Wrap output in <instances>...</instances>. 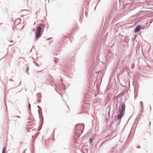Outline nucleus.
Returning a JSON list of instances; mask_svg holds the SVG:
<instances>
[{
	"instance_id": "423d86ee",
	"label": "nucleus",
	"mask_w": 153,
	"mask_h": 153,
	"mask_svg": "<svg viewBox=\"0 0 153 153\" xmlns=\"http://www.w3.org/2000/svg\"><path fill=\"white\" fill-rule=\"evenodd\" d=\"M117 146V144H116L115 147L113 148L111 151V153H116L117 150H115V149H116V148Z\"/></svg>"
},
{
	"instance_id": "6e6552de",
	"label": "nucleus",
	"mask_w": 153,
	"mask_h": 153,
	"mask_svg": "<svg viewBox=\"0 0 153 153\" xmlns=\"http://www.w3.org/2000/svg\"><path fill=\"white\" fill-rule=\"evenodd\" d=\"M29 70V67H27V70H26V72H27V74L29 75V72H28V71Z\"/></svg>"
},
{
	"instance_id": "f03ea898",
	"label": "nucleus",
	"mask_w": 153,
	"mask_h": 153,
	"mask_svg": "<svg viewBox=\"0 0 153 153\" xmlns=\"http://www.w3.org/2000/svg\"><path fill=\"white\" fill-rule=\"evenodd\" d=\"M42 30V27L40 25L38 26L36 29L35 32L36 34L35 37L36 39H38L40 38L42 35L41 32Z\"/></svg>"
},
{
	"instance_id": "6ab92c4d",
	"label": "nucleus",
	"mask_w": 153,
	"mask_h": 153,
	"mask_svg": "<svg viewBox=\"0 0 153 153\" xmlns=\"http://www.w3.org/2000/svg\"><path fill=\"white\" fill-rule=\"evenodd\" d=\"M120 63H121L120 62V61H119V62H118V65L119 64H120Z\"/></svg>"
},
{
	"instance_id": "f257e3e1",
	"label": "nucleus",
	"mask_w": 153,
	"mask_h": 153,
	"mask_svg": "<svg viewBox=\"0 0 153 153\" xmlns=\"http://www.w3.org/2000/svg\"><path fill=\"white\" fill-rule=\"evenodd\" d=\"M125 107L126 105L124 103H123L120 105L117 112L118 115L117 117V120L121 119L123 116L125 115Z\"/></svg>"
},
{
	"instance_id": "4be33fe9",
	"label": "nucleus",
	"mask_w": 153,
	"mask_h": 153,
	"mask_svg": "<svg viewBox=\"0 0 153 153\" xmlns=\"http://www.w3.org/2000/svg\"><path fill=\"white\" fill-rule=\"evenodd\" d=\"M17 117H18V118H20V117L19 116H18Z\"/></svg>"
},
{
	"instance_id": "c756f323",
	"label": "nucleus",
	"mask_w": 153,
	"mask_h": 153,
	"mask_svg": "<svg viewBox=\"0 0 153 153\" xmlns=\"http://www.w3.org/2000/svg\"><path fill=\"white\" fill-rule=\"evenodd\" d=\"M65 90H66V89H65Z\"/></svg>"
},
{
	"instance_id": "ddd939ff",
	"label": "nucleus",
	"mask_w": 153,
	"mask_h": 153,
	"mask_svg": "<svg viewBox=\"0 0 153 153\" xmlns=\"http://www.w3.org/2000/svg\"><path fill=\"white\" fill-rule=\"evenodd\" d=\"M53 40L51 41L49 43L51 44H52L53 43Z\"/></svg>"
},
{
	"instance_id": "cd10ccee",
	"label": "nucleus",
	"mask_w": 153,
	"mask_h": 153,
	"mask_svg": "<svg viewBox=\"0 0 153 153\" xmlns=\"http://www.w3.org/2000/svg\"><path fill=\"white\" fill-rule=\"evenodd\" d=\"M40 101H41V100H40L39 101V102H40Z\"/></svg>"
},
{
	"instance_id": "4468645a",
	"label": "nucleus",
	"mask_w": 153,
	"mask_h": 153,
	"mask_svg": "<svg viewBox=\"0 0 153 153\" xmlns=\"http://www.w3.org/2000/svg\"><path fill=\"white\" fill-rule=\"evenodd\" d=\"M52 39V38H50L48 39H47V40H51V39Z\"/></svg>"
},
{
	"instance_id": "bb28decb",
	"label": "nucleus",
	"mask_w": 153,
	"mask_h": 153,
	"mask_svg": "<svg viewBox=\"0 0 153 153\" xmlns=\"http://www.w3.org/2000/svg\"><path fill=\"white\" fill-rule=\"evenodd\" d=\"M21 82H20V84H21Z\"/></svg>"
},
{
	"instance_id": "aec40b11",
	"label": "nucleus",
	"mask_w": 153,
	"mask_h": 153,
	"mask_svg": "<svg viewBox=\"0 0 153 153\" xmlns=\"http://www.w3.org/2000/svg\"><path fill=\"white\" fill-rule=\"evenodd\" d=\"M149 106H150V111L151 110V106L150 105H149Z\"/></svg>"
},
{
	"instance_id": "c85d7f7f",
	"label": "nucleus",
	"mask_w": 153,
	"mask_h": 153,
	"mask_svg": "<svg viewBox=\"0 0 153 153\" xmlns=\"http://www.w3.org/2000/svg\"><path fill=\"white\" fill-rule=\"evenodd\" d=\"M102 145L100 147V148H101V147L102 146Z\"/></svg>"
},
{
	"instance_id": "9d476101",
	"label": "nucleus",
	"mask_w": 153,
	"mask_h": 153,
	"mask_svg": "<svg viewBox=\"0 0 153 153\" xmlns=\"http://www.w3.org/2000/svg\"><path fill=\"white\" fill-rule=\"evenodd\" d=\"M30 105H31L30 104V103H29L28 104V107H29V109L30 111L31 110Z\"/></svg>"
},
{
	"instance_id": "2eb2a0df",
	"label": "nucleus",
	"mask_w": 153,
	"mask_h": 153,
	"mask_svg": "<svg viewBox=\"0 0 153 153\" xmlns=\"http://www.w3.org/2000/svg\"><path fill=\"white\" fill-rule=\"evenodd\" d=\"M52 39V38H50L48 39H47V40H51V39Z\"/></svg>"
},
{
	"instance_id": "0eeeda50",
	"label": "nucleus",
	"mask_w": 153,
	"mask_h": 153,
	"mask_svg": "<svg viewBox=\"0 0 153 153\" xmlns=\"http://www.w3.org/2000/svg\"><path fill=\"white\" fill-rule=\"evenodd\" d=\"M6 149V147H4L2 149V153H5V151Z\"/></svg>"
},
{
	"instance_id": "dca6fc26",
	"label": "nucleus",
	"mask_w": 153,
	"mask_h": 153,
	"mask_svg": "<svg viewBox=\"0 0 153 153\" xmlns=\"http://www.w3.org/2000/svg\"><path fill=\"white\" fill-rule=\"evenodd\" d=\"M37 107H38V108H39L40 109H41V110H42V109L41 108H40V107H39V106H38H38H37Z\"/></svg>"
},
{
	"instance_id": "7ed1b4c3",
	"label": "nucleus",
	"mask_w": 153,
	"mask_h": 153,
	"mask_svg": "<svg viewBox=\"0 0 153 153\" xmlns=\"http://www.w3.org/2000/svg\"><path fill=\"white\" fill-rule=\"evenodd\" d=\"M141 26L140 25H137L134 28V31L135 33H137L139 31Z\"/></svg>"
},
{
	"instance_id": "412c9836",
	"label": "nucleus",
	"mask_w": 153,
	"mask_h": 153,
	"mask_svg": "<svg viewBox=\"0 0 153 153\" xmlns=\"http://www.w3.org/2000/svg\"><path fill=\"white\" fill-rule=\"evenodd\" d=\"M121 120V119H120V120H120L119 121V123H118V124H119V123L120 122V121H121V120Z\"/></svg>"
},
{
	"instance_id": "a211bd4d",
	"label": "nucleus",
	"mask_w": 153,
	"mask_h": 153,
	"mask_svg": "<svg viewBox=\"0 0 153 153\" xmlns=\"http://www.w3.org/2000/svg\"><path fill=\"white\" fill-rule=\"evenodd\" d=\"M10 81H11V82H14V80L13 79H11L10 80H9Z\"/></svg>"
},
{
	"instance_id": "39448f33",
	"label": "nucleus",
	"mask_w": 153,
	"mask_h": 153,
	"mask_svg": "<svg viewBox=\"0 0 153 153\" xmlns=\"http://www.w3.org/2000/svg\"><path fill=\"white\" fill-rule=\"evenodd\" d=\"M78 126L79 127H82V128L81 129V130H82V128L83 130L84 128V125L83 124H82L80 125L79 124H77L76 125V128H77L76 127H78Z\"/></svg>"
},
{
	"instance_id": "f8f14e48",
	"label": "nucleus",
	"mask_w": 153,
	"mask_h": 153,
	"mask_svg": "<svg viewBox=\"0 0 153 153\" xmlns=\"http://www.w3.org/2000/svg\"><path fill=\"white\" fill-rule=\"evenodd\" d=\"M140 104H141V105H143V102H142L141 101L140 102Z\"/></svg>"
},
{
	"instance_id": "393cba45",
	"label": "nucleus",
	"mask_w": 153,
	"mask_h": 153,
	"mask_svg": "<svg viewBox=\"0 0 153 153\" xmlns=\"http://www.w3.org/2000/svg\"><path fill=\"white\" fill-rule=\"evenodd\" d=\"M42 121H43V117L42 116Z\"/></svg>"
},
{
	"instance_id": "a878e982",
	"label": "nucleus",
	"mask_w": 153,
	"mask_h": 153,
	"mask_svg": "<svg viewBox=\"0 0 153 153\" xmlns=\"http://www.w3.org/2000/svg\"><path fill=\"white\" fill-rule=\"evenodd\" d=\"M142 115V114H141L140 115V117Z\"/></svg>"
},
{
	"instance_id": "1a4fd4ad",
	"label": "nucleus",
	"mask_w": 153,
	"mask_h": 153,
	"mask_svg": "<svg viewBox=\"0 0 153 153\" xmlns=\"http://www.w3.org/2000/svg\"><path fill=\"white\" fill-rule=\"evenodd\" d=\"M16 21H17V22L19 23H20L21 22V20L19 18H17L16 20Z\"/></svg>"
},
{
	"instance_id": "9b49d317",
	"label": "nucleus",
	"mask_w": 153,
	"mask_h": 153,
	"mask_svg": "<svg viewBox=\"0 0 153 153\" xmlns=\"http://www.w3.org/2000/svg\"><path fill=\"white\" fill-rule=\"evenodd\" d=\"M38 113L39 114V118H40V113H39V109L38 110Z\"/></svg>"
},
{
	"instance_id": "f3484780",
	"label": "nucleus",
	"mask_w": 153,
	"mask_h": 153,
	"mask_svg": "<svg viewBox=\"0 0 153 153\" xmlns=\"http://www.w3.org/2000/svg\"><path fill=\"white\" fill-rule=\"evenodd\" d=\"M141 107L142 110L143 109V105H141Z\"/></svg>"
},
{
	"instance_id": "5701e85b",
	"label": "nucleus",
	"mask_w": 153,
	"mask_h": 153,
	"mask_svg": "<svg viewBox=\"0 0 153 153\" xmlns=\"http://www.w3.org/2000/svg\"><path fill=\"white\" fill-rule=\"evenodd\" d=\"M141 113H143V111H141Z\"/></svg>"
},
{
	"instance_id": "b1692460",
	"label": "nucleus",
	"mask_w": 153,
	"mask_h": 153,
	"mask_svg": "<svg viewBox=\"0 0 153 153\" xmlns=\"http://www.w3.org/2000/svg\"><path fill=\"white\" fill-rule=\"evenodd\" d=\"M150 124H151V122H150V123H149V126H150Z\"/></svg>"
},
{
	"instance_id": "20e7f679",
	"label": "nucleus",
	"mask_w": 153,
	"mask_h": 153,
	"mask_svg": "<svg viewBox=\"0 0 153 153\" xmlns=\"http://www.w3.org/2000/svg\"><path fill=\"white\" fill-rule=\"evenodd\" d=\"M95 139L94 136H93L92 137H90L89 138V143L91 145L93 141Z\"/></svg>"
}]
</instances>
